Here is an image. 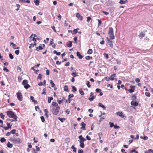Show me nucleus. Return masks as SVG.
Instances as JSON below:
<instances>
[{
	"mask_svg": "<svg viewBox=\"0 0 153 153\" xmlns=\"http://www.w3.org/2000/svg\"><path fill=\"white\" fill-rule=\"evenodd\" d=\"M7 114L9 117L14 119V121H17V117L13 111H8L7 112Z\"/></svg>",
	"mask_w": 153,
	"mask_h": 153,
	"instance_id": "1",
	"label": "nucleus"
},
{
	"mask_svg": "<svg viewBox=\"0 0 153 153\" xmlns=\"http://www.w3.org/2000/svg\"><path fill=\"white\" fill-rule=\"evenodd\" d=\"M108 34L110 39H114L115 38L114 34L113 29L112 27H110L108 32Z\"/></svg>",
	"mask_w": 153,
	"mask_h": 153,
	"instance_id": "2",
	"label": "nucleus"
},
{
	"mask_svg": "<svg viewBox=\"0 0 153 153\" xmlns=\"http://www.w3.org/2000/svg\"><path fill=\"white\" fill-rule=\"evenodd\" d=\"M10 140L15 144H17L21 142V139L19 138L11 137Z\"/></svg>",
	"mask_w": 153,
	"mask_h": 153,
	"instance_id": "3",
	"label": "nucleus"
},
{
	"mask_svg": "<svg viewBox=\"0 0 153 153\" xmlns=\"http://www.w3.org/2000/svg\"><path fill=\"white\" fill-rule=\"evenodd\" d=\"M60 108L59 107H53L51 110L52 114L55 115L57 114L59 111Z\"/></svg>",
	"mask_w": 153,
	"mask_h": 153,
	"instance_id": "4",
	"label": "nucleus"
},
{
	"mask_svg": "<svg viewBox=\"0 0 153 153\" xmlns=\"http://www.w3.org/2000/svg\"><path fill=\"white\" fill-rule=\"evenodd\" d=\"M28 81L27 80H24L22 82V84L24 85V87L26 89L30 87V85L28 84Z\"/></svg>",
	"mask_w": 153,
	"mask_h": 153,
	"instance_id": "5",
	"label": "nucleus"
},
{
	"mask_svg": "<svg viewBox=\"0 0 153 153\" xmlns=\"http://www.w3.org/2000/svg\"><path fill=\"white\" fill-rule=\"evenodd\" d=\"M107 41V43L110 46L111 48H113V43L112 41L111 40L112 39H110V38H109L108 37H106Z\"/></svg>",
	"mask_w": 153,
	"mask_h": 153,
	"instance_id": "6",
	"label": "nucleus"
},
{
	"mask_svg": "<svg viewBox=\"0 0 153 153\" xmlns=\"http://www.w3.org/2000/svg\"><path fill=\"white\" fill-rule=\"evenodd\" d=\"M17 97L18 99L20 101L22 100V95L21 93L19 92L16 93Z\"/></svg>",
	"mask_w": 153,
	"mask_h": 153,
	"instance_id": "7",
	"label": "nucleus"
},
{
	"mask_svg": "<svg viewBox=\"0 0 153 153\" xmlns=\"http://www.w3.org/2000/svg\"><path fill=\"white\" fill-rule=\"evenodd\" d=\"M45 45L44 44H43L42 45L41 44H40L38 47H36V50L37 51H38L39 50H42L45 47Z\"/></svg>",
	"mask_w": 153,
	"mask_h": 153,
	"instance_id": "8",
	"label": "nucleus"
},
{
	"mask_svg": "<svg viewBox=\"0 0 153 153\" xmlns=\"http://www.w3.org/2000/svg\"><path fill=\"white\" fill-rule=\"evenodd\" d=\"M79 138L80 140L79 141V143H84V141L86 140L85 138H84L82 135H80L79 137Z\"/></svg>",
	"mask_w": 153,
	"mask_h": 153,
	"instance_id": "9",
	"label": "nucleus"
},
{
	"mask_svg": "<svg viewBox=\"0 0 153 153\" xmlns=\"http://www.w3.org/2000/svg\"><path fill=\"white\" fill-rule=\"evenodd\" d=\"M130 88L131 89H129L128 90V91L130 93H131L134 92L135 88V86L131 85L130 86Z\"/></svg>",
	"mask_w": 153,
	"mask_h": 153,
	"instance_id": "10",
	"label": "nucleus"
},
{
	"mask_svg": "<svg viewBox=\"0 0 153 153\" xmlns=\"http://www.w3.org/2000/svg\"><path fill=\"white\" fill-rule=\"evenodd\" d=\"M94 94V93L91 92L90 93V96L91 97L89 98L88 99H89V100L91 101H93L94 98V97H96L95 96H93Z\"/></svg>",
	"mask_w": 153,
	"mask_h": 153,
	"instance_id": "11",
	"label": "nucleus"
},
{
	"mask_svg": "<svg viewBox=\"0 0 153 153\" xmlns=\"http://www.w3.org/2000/svg\"><path fill=\"white\" fill-rule=\"evenodd\" d=\"M76 16L80 20H82V17L81 16L79 13H76Z\"/></svg>",
	"mask_w": 153,
	"mask_h": 153,
	"instance_id": "12",
	"label": "nucleus"
},
{
	"mask_svg": "<svg viewBox=\"0 0 153 153\" xmlns=\"http://www.w3.org/2000/svg\"><path fill=\"white\" fill-rule=\"evenodd\" d=\"M116 114L117 115H118L122 118H124L125 117V116L123 115V113L122 112H117L116 113Z\"/></svg>",
	"mask_w": 153,
	"mask_h": 153,
	"instance_id": "13",
	"label": "nucleus"
},
{
	"mask_svg": "<svg viewBox=\"0 0 153 153\" xmlns=\"http://www.w3.org/2000/svg\"><path fill=\"white\" fill-rule=\"evenodd\" d=\"M131 104L132 105L134 106H137L138 105V103L132 101L131 102Z\"/></svg>",
	"mask_w": 153,
	"mask_h": 153,
	"instance_id": "14",
	"label": "nucleus"
},
{
	"mask_svg": "<svg viewBox=\"0 0 153 153\" xmlns=\"http://www.w3.org/2000/svg\"><path fill=\"white\" fill-rule=\"evenodd\" d=\"M81 125L82 126V127H81V128L83 130H85V126H86V124L84 122H82L81 123Z\"/></svg>",
	"mask_w": 153,
	"mask_h": 153,
	"instance_id": "15",
	"label": "nucleus"
},
{
	"mask_svg": "<svg viewBox=\"0 0 153 153\" xmlns=\"http://www.w3.org/2000/svg\"><path fill=\"white\" fill-rule=\"evenodd\" d=\"M77 56H78L79 59H81L83 58V56L81 55L80 53L77 51L76 53Z\"/></svg>",
	"mask_w": 153,
	"mask_h": 153,
	"instance_id": "16",
	"label": "nucleus"
},
{
	"mask_svg": "<svg viewBox=\"0 0 153 153\" xmlns=\"http://www.w3.org/2000/svg\"><path fill=\"white\" fill-rule=\"evenodd\" d=\"M116 76L115 74H114L111 75L110 77V80H113L114 79V77H116Z\"/></svg>",
	"mask_w": 153,
	"mask_h": 153,
	"instance_id": "17",
	"label": "nucleus"
},
{
	"mask_svg": "<svg viewBox=\"0 0 153 153\" xmlns=\"http://www.w3.org/2000/svg\"><path fill=\"white\" fill-rule=\"evenodd\" d=\"M72 42L71 41L68 42L67 43V44L66 45L67 47H69V48L71 47V46H72Z\"/></svg>",
	"mask_w": 153,
	"mask_h": 153,
	"instance_id": "18",
	"label": "nucleus"
},
{
	"mask_svg": "<svg viewBox=\"0 0 153 153\" xmlns=\"http://www.w3.org/2000/svg\"><path fill=\"white\" fill-rule=\"evenodd\" d=\"M7 146L9 148H11L13 147V145L12 144L10 143L9 142L7 143Z\"/></svg>",
	"mask_w": 153,
	"mask_h": 153,
	"instance_id": "19",
	"label": "nucleus"
},
{
	"mask_svg": "<svg viewBox=\"0 0 153 153\" xmlns=\"http://www.w3.org/2000/svg\"><path fill=\"white\" fill-rule=\"evenodd\" d=\"M52 105L54 107H59L58 106V104L56 102H53L52 103Z\"/></svg>",
	"mask_w": 153,
	"mask_h": 153,
	"instance_id": "20",
	"label": "nucleus"
},
{
	"mask_svg": "<svg viewBox=\"0 0 153 153\" xmlns=\"http://www.w3.org/2000/svg\"><path fill=\"white\" fill-rule=\"evenodd\" d=\"M44 111L45 112V115L47 117H48V114L49 113V112L48 110L45 109L44 110Z\"/></svg>",
	"mask_w": 153,
	"mask_h": 153,
	"instance_id": "21",
	"label": "nucleus"
},
{
	"mask_svg": "<svg viewBox=\"0 0 153 153\" xmlns=\"http://www.w3.org/2000/svg\"><path fill=\"white\" fill-rule=\"evenodd\" d=\"M64 90L65 91L68 92L69 91L68 87L67 85H65L64 87Z\"/></svg>",
	"mask_w": 153,
	"mask_h": 153,
	"instance_id": "22",
	"label": "nucleus"
},
{
	"mask_svg": "<svg viewBox=\"0 0 153 153\" xmlns=\"http://www.w3.org/2000/svg\"><path fill=\"white\" fill-rule=\"evenodd\" d=\"M34 2L35 3L36 5L38 6L39 4V0H35L34 1Z\"/></svg>",
	"mask_w": 153,
	"mask_h": 153,
	"instance_id": "23",
	"label": "nucleus"
},
{
	"mask_svg": "<svg viewBox=\"0 0 153 153\" xmlns=\"http://www.w3.org/2000/svg\"><path fill=\"white\" fill-rule=\"evenodd\" d=\"M98 105L100 107H102L103 109H105V107L104 105H103L101 103H99L98 104Z\"/></svg>",
	"mask_w": 153,
	"mask_h": 153,
	"instance_id": "24",
	"label": "nucleus"
},
{
	"mask_svg": "<svg viewBox=\"0 0 153 153\" xmlns=\"http://www.w3.org/2000/svg\"><path fill=\"white\" fill-rule=\"evenodd\" d=\"M53 97H48V102L49 103H50L51 102V101L52 100H53Z\"/></svg>",
	"mask_w": 153,
	"mask_h": 153,
	"instance_id": "25",
	"label": "nucleus"
},
{
	"mask_svg": "<svg viewBox=\"0 0 153 153\" xmlns=\"http://www.w3.org/2000/svg\"><path fill=\"white\" fill-rule=\"evenodd\" d=\"M93 51L91 49H89L87 52V53L89 54H91L92 53Z\"/></svg>",
	"mask_w": 153,
	"mask_h": 153,
	"instance_id": "26",
	"label": "nucleus"
},
{
	"mask_svg": "<svg viewBox=\"0 0 153 153\" xmlns=\"http://www.w3.org/2000/svg\"><path fill=\"white\" fill-rule=\"evenodd\" d=\"M145 35V34L143 32H141L140 33L139 36L140 37H141V38L143 37L144 36V35Z\"/></svg>",
	"mask_w": 153,
	"mask_h": 153,
	"instance_id": "27",
	"label": "nucleus"
},
{
	"mask_svg": "<svg viewBox=\"0 0 153 153\" xmlns=\"http://www.w3.org/2000/svg\"><path fill=\"white\" fill-rule=\"evenodd\" d=\"M71 149H73V151L74 152H76V148L75 147L74 145H73L71 146Z\"/></svg>",
	"mask_w": 153,
	"mask_h": 153,
	"instance_id": "28",
	"label": "nucleus"
},
{
	"mask_svg": "<svg viewBox=\"0 0 153 153\" xmlns=\"http://www.w3.org/2000/svg\"><path fill=\"white\" fill-rule=\"evenodd\" d=\"M50 83L51 84V86L52 87H53L55 86V84L53 82L52 80H50Z\"/></svg>",
	"mask_w": 153,
	"mask_h": 153,
	"instance_id": "29",
	"label": "nucleus"
},
{
	"mask_svg": "<svg viewBox=\"0 0 153 153\" xmlns=\"http://www.w3.org/2000/svg\"><path fill=\"white\" fill-rule=\"evenodd\" d=\"M86 84L88 88H90L91 87V85H90V82L89 81H86Z\"/></svg>",
	"mask_w": 153,
	"mask_h": 153,
	"instance_id": "30",
	"label": "nucleus"
},
{
	"mask_svg": "<svg viewBox=\"0 0 153 153\" xmlns=\"http://www.w3.org/2000/svg\"><path fill=\"white\" fill-rule=\"evenodd\" d=\"M80 146L82 148H83L84 147V143H80Z\"/></svg>",
	"mask_w": 153,
	"mask_h": 153,
	"instance_id": "31",
	"label": "nucleus"
},
{
	"mask_svg": "<svg viewBox=\"0 0 153 153\" xmlns=\"http://www.w3.org/2000/svg\"><path fill=\"white\" fill-rule=\"evenodd\" d=\"M79 93L81 95H83L84 94V92L82 91V89H80L79 91Z\"/></svg>",
	"mask_w": 153,
	"mask_h": 153,
	"instance_id": "32",
	"label": "nucleus"
},
{
	"mask_svg": "<svg viewBox=\"0 0 153 153\" xmlns=\"http://www.w3.org/2000/svg\"><path fill=\"white\" fill-rule=\"evenodd\" d=\"M41 121L42 122H44L45 121V119L43 116H42L40 117Z\"/></svg>",
	"mask_w": 153,
	"mask_h": 153,
	"instance_id": "33",
	"label": "nucleus"
},
{
	"mask_svg": "<svg viewBox=\"0 0 153 153\" xmlns=\"http://www.w3.org/2000/svg\"><path fill=\"white\" fill-rule=\"evenodd\" d=\"M16 131V130L13 129L10 132L12 134H14L15 133Z\"/></svg>",
	"mask_w": 153,
	"mask_h": 153,
	"instance_id": "34",
	"label": "nucleus"
},
{
	"mask_svg": "<svg viewBox=\"0 0 153 153\" xmlns=\"http://www.w3.org/2000/svg\"><path fill=\"white\" fill-rule=\"evenodd\" d=\"M16 6L17 7V8L16 10L18 11L19 10V8L20 7V5L19 4H16Z\"/></svg>",
	"mask_w": 153,
	"mask_h": 153,
	"instance_id": "35",
	"label": "nucleus"
},
{
	"mask_svg": "<svg viewBox=\"0 0 153 153\" xmlns=\"http://www.w3.org/2000/svg\"><path fill=\"white\" fill-rule=\"evenodd\" d=\"M5 140H6L5 139V138L4 137H3V138H1L0 140V141L1 142H5Z\"/></svg>",
	"mask_w": 153,
	"mask_h": 153,
	"instance_id": "36",
	"label": "nucleus"
},
{
	"mask_svg": "<svg viewBox=\"0 0 153 153\" xmlns=\"http://www.w3.org/2000/svg\"><path fill=\"white\" fill-rule=\"evenodd\" d=\"M9 56L10 58L11 59H13V55L11 53H10L9 54Z\"/></svg>",
	"mask_w": 153,
	"mask_h": 153,
	"instance_id": "37",
	"label": "nucleus"
},
{
	"mask_svg": "<svg viewBox=\"0 0 153 153\" xmlns=\"http://www.w3.org/2000/svg\"><path fill=\"white\" fill-rule=\"evenodd\" d=\"M145 94L146 96L149 97L150 95V93L147 92H145Z\"/></svg>",
	"mask_w": 153,
	"mask_h": 153,
	"instance_id": "38",
	"label": "nucleus"
},
{
	"mask_svg": "<svg viewBox=\"0 0 153 153\" xmlns=\"http://www.w3.org/2000/svg\"><path fill=\"white\" fill-rule=\"evenodd\" d=\"M71 75L73 76L74 77H75V76H78V75L76 74V73H72L71 74Z\"/></svg>",
	"mask_w": 153,
	"mask_h": 153,
	"instance_id": "39",
	"label": "nucleus"
},
{
	"mask_svg": "<svg viewBox=\"0 0 153 153\" xmlns=\"http://www.w3.org/2000/svg\"><path fill=\"white\" fill-rule=\"evenodd\" d=\"M72 88L73 89V90H74V92H75L77 91V89L74 86H72Z\"/></svg>",
	"mask_w": 153,
	"mask_h": 153,
	"instance_id": "40",
	"label": "nucleus"
},
{
	"mask_svg": "<svg viewBox=\"0 0 153 153\" xmlns=\"http://www.w3.org/2000/svg\"><path fill=\"white\" fill-rule=\"evenodd\" d=\"M109 124H110V126L111 127H112L113 126H114V123H111V122H109Z\"/></svg>",
	"mask_w": 153,
	"mask_h": 153,
	"instance_id": "41",
	"label": "nucleus"
},
{
	"mask_svg": "<svg viewBox=\"0 0 153 153\" xmlns=\"http://www.w3.org/2000/svg\"><path fill=\"white\" fill-rule=\"evenodd\" d=\"M19 50H16L15 51V53L17 55L19 54Z\"/></svg>",
	"mask_w": 153,
	"mask_h": 153,
	"instance_id": "42",
	"label": "nucleus"
},
{
	"mask_svg": "<svg viewBox=\"0 0 153 153\" xmlns=\"http://www.w3.org/2000/svg\"><path fill=\"white\" fill-rule=\"evenodd\" d=\"M73 33L72 34H75L77 33V29H75L73 30Z\"/></svg>",
	"mask_w": 153,
	"mask_h": 153,
	"instance_id": "43",
	"label": "nucleus"
},
{
	"mask_svg": "<svg viewBox=\"0 0 153 153\" xmlns=\"http://www.w3.org/2000/svg\"><path fill=\"white\" fill-rule=\"evenodd\" d=\"M34 46V45L33 44H31L30 45V46H29V48H32Z\"/></svg>",
	"mask_w": 153,
	"mask_h": 153,
	"instance_id": "44",
	"label": "nucleus"
},
{
	"mask_svg": "<svg viewBox=\"0 0 153 153\" xmlns=\"http://www.w3.org/2000/svg\"><path fill=\"white\" fill-rule=\"evenodd\" d=\"M51 28H52V29L53 30L54 32H56V29H55V27L54 26H52Z\"/></svg>",
	"mask_w": 153,
	"mask_h": 153,
	"instance_id": "45",
	"label": "nucleus"
},
{
	"mask_svg": "<svg viewBox=\"0 0 153 153\" xmlns=\"http://www.w3.org/2000/svg\"><path fill=\"white\" fill-rule=\"evenodd\" d=\"M101 91V90L99 88H97L96 89V91L97 93L100 92Z\"/></svg>",
	"mask_w": 153,
	"mask_h": 153,
	"instance_id": "46",
	"label": "nucleus"
},
{
	"mask_svg": "<svg viewBox=\"0 0 153 153\" xmlns=\"http://www.w3.org/2000/svg\"><path fill=\"white\" fill-rule=\"evenodd\" d=\"M17 70L18 72H20L21 71V69L20 67H18L17 68Z\"/></svg>",
	"mask_w": 153,
	"mask_h": 153,
	"instance_id": "47",
	"label": "nucleus"
},
{
	"mask_svg": "<svg viewBox=\"0 0 153 153\" xmlns=\"http://www.w3.org/2000/svg\"><path fill=\"white\" fill-rule=\"evenodd\" d=\"M98 27L99 26V25L101 24L102 22L101 21L100 19H98Z\"/></svg>",
	"mask_w": 153,
	"mask_h": 153,
	"instance_id": "48",
	"label": "nucleus"
},
{
	"mask_svg": "<svg viewBox=\"0 0 153 153\" xmlns=\"http://www.w3.org/2000/svg\"><path fill=\"white\" fill-rule=\"evenodd\" d=\"M53 39H51L50 43V45H52L53 43Z\"/></svg>",
	"mask_w": 153,
	"mask_h": 153,
	"instance_id": "49",
	"label": "nucleus"
},
{
	"mask_svg": "<svg viewBox=\"0 0 153 153\" xmlns=\"http://www.w3.org/2000/svg\"><path fill=\"white\" fill-rule=\"evenodd\" d=\"M83 151L82 149H79L78 150V153H83Z\"/></svg>",
	"mask_w": 153,
	"mask_h": 153,
	"instance_id": "50",
	"label": "nucleus"
},
{
	"mask_svg": "<svg viewBox=\"0 0 153 153\" xmlns=\"http://www.w3.org/2000/svg\"><path fill=\"white\" fill-rule=\"evenodd\" d=\"M103 55L107 59H108V54L105 53Z\"/></svg>",
	"mask_w": 153,
	"mask_h": 153,
	"instance_id": "51",
	"label": "nucleus"
},
{
	"mask_svg": "<svg viewBox=\"0 0 153 153\" xmlns=\"http://www.w3.org/2000/svg\"><path fill=\"white\" fill-rule=\"evenodd\" d=\"M58 119L59 120L61 121L62 122H63V121H62V120H65V118H60V117H59L58 118Z\"/></svg>",
	"mask_w": 153,
	"mask_h": 153,
	"instance_id": "52",
	"label": "nucleus"
},
{
	"mask_svg": "<svg viewBox=\"0 0 153 153\" xmlns=\"http://www.w3.org/2000/svg\"><path fill=\"white\" fill-rule=\"evenodd\" d=\"M86 138L88 140H90L91 139L90 137L88 135H87V136L86 137Z\"/></svg>",
	"mask_w": 153,
	"mask_h": 153,
	"instance_id": "53",
	"label": "nucleus"
},
{
	"mask_svg": "<svg viewBox=\"0 0 153 153\" xmlns=\"http://www.w3.org/2000/svg\"><path fill=\"white\" fill-rule=\"evenodd\" d=\"M3 70L6 72H8L9 71V70L6 67H4L3 69Z\"/></svg>",
	"mask_w": 153,
	"mask_h": 153,
	"instance_id": "54",
	"label": "nucleus"
},
{
	"mask_svg": "<svg viewBox=\"0 0 153 153\" xmlns=\"http://www.w3.org/2000/svg\"><path fill=\"white\" fill-rule=\"evenodd\" d=\"M57 102L59 104H60L63 102L62 100H57Z\"/></svg>",
	"mask_w": 153,
	"mask_h": 153,
	"instance_id": "55",
	"label": "nucleus"
},
{
	"mask_svg": "<svg viewBox=\"0 0 153 153\" xmlns=\"http://www.w3.org/2000/svg\"><path fill=\"white\" fill-rule=\"evenodd\" d=\"M114 128L116 129H118L120 128L119 126H117L115 125V126H114Z\"/></svg>",
	"mask_w": 153,
	"mask_h": 153,
	"instance_id": "56",
	"label": "nucleus"
},
{
	"mask_svg": "<svg viewBox=\"0 0 153 153\" xmlns=\"http://www.w3.org/2000/svg\"><path fill=\"white\" fill-rule=\"evenodd\" d=\"M36 150L37 151H38L40 150L38 146H36Z\"/></svg>",
	"mask_w": 153,
	"mask_h": 153,
	"instance_id": "57",
	"label": "nucleus"
},
{
	"mask_svg": "<svg viewBox=\"0 0 153 153\" xmlns=\"http://www.w3.org/2000/svg\"><path fill=\"white\" fill-rule=\"evenodd\" d=\"M91 19V18L90 17H88L87 18V21L88 22H89L90 20Z\"/></svg>",
	"mask_w": 153,
	"mask_h": 153,
	"instance_id": "58",
	"label": "nucleus"
},
{
	"mask_svg": "<svg viewBox=\"0 0 153 153\" xmlns=\"http://www.w3.org/2000/svg\"><path fill=\"white\" fill-rule=\"evenodd\" d=\"M0 114H1V118L3 120L4 119V115H3V114L2 113H1Z\"/></svg>",
	"mask_w": 153,
	"mask_h": 153,
	"instance_id": "59",
	"label": "nucleus"
},
{
	"mask_svg": "<svg viewBox=\"0 0 153 153\" xmlns=\"http://www.w3.org/2000/svg\"><path fill=\"white\" fill-rule=\"evenodd\" d=\"M41 78H42V76H41V74H39V76H38L37 79H41Z\"/></svg>",
	"mask_w": 153,
	"mask_h": 153,
	"instance_id": "60",
	"label": "nucleus"
},
{
	"mask_svg": "<svg viewBox=\"0 0 153 153\" xmlns=\"http://www.w3.org/2000/svg\"><path fill=\"white\" fill-rule=\"evenodd\" d=\"M98 134V135L100 139H101V136H102V134L101 133H99Z\"/></svg>",
	"mask_w": 153,
	"mask_h": 153,
	"instance_id": "61",
	"label": "nucleus"
},
{
	"mask_svg": "<svg viewBox=\"0 0 153 153\" xmlns=\"http://www.w3.org/2000/svg\"><path fill=\"white\" fill-rule=\"evenodd\" d=\"M65 112L69 114L70 113V111L68 109H67L66 110Z\"/></svg>",
	"mask_w": 153,
	"mask_h": 153,
	"instance_id": "62",
	"label": "nucleus"
},
{
	"mask_svg": "<svg viewBox=\"0 0 153 153\" xmlns=\"http://www.w3.org/2000/svg\"><path fill=\"white\" fill-rule=\"evenodd\" d=\"M136 150L134 149L133 150L130 151L129 152V153H132L133 152H134Z\"/></svg>",
	"mask_w": 153,
	"mask_h": 153,
	"instance_id": "63",
	"label": "nucleus"
},
{
	"mask_svg": "<svg viewBox=\"0 0 153 153\" xmlns=\"http://www.w3.org/2000/svg\"><path fill=\"white\" fill-rule=\"evenodd\" d=\"M65 140L68 143H69L70 141V139L69 138H67L65 139Z\"/></svg>",
	"mask_w": 153,
	"mask_h": 153,
	"instance_id": "64",
	"label": "nucleus"
}]
</instances>
